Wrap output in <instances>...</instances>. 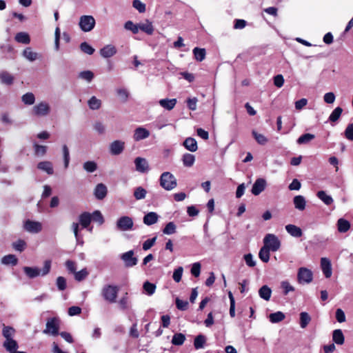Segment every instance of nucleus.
Segmentation results:
<instances>
[{
  "label": "nucleus",
  "mask_w": 353,
  "mask_h": 353,
  "mask_svg": "<svg viewBox=\"0 0 353 353\" xmlns=\"http://www.w3.org/2000/svg\"><path fill=\"white\" fill-rule=\"evenodd\" d=\"M51 262L50 261H46L42 270L37 267H24L23 268L24 273L30 279H34L39 275L45 276L48 274L50 270Z\"/></svg>",
  "instance_id": "obj_2"
},
{
  "label": "nucleus",
  "mask_w": 353,
  "mask_h": 353,
  "mask_svg": "<svg viewBox=\"0 0 353 353\" xmlns=\"http://www.w3.org/2000/svg\"><path fill=\"white\" fill-rule=\"evenodd\" d=\"M182 161L184 166L192 167L194 163L195 157L192 154L185 153L183 155Z\"/></svg>",
  "instance_id": "obj_31"
},
{
  "label": "nucleus",
  "mask_w": 353,
  "mask_h": 353,
  "mask_svg": "<svg viewBox=\"0 0 353 353\" xmlns=\"http://www.w3.org/2000/svg\"><path fill=\"white\" fill-rule=\"evenodd\" d=\"M57 286L59 290H61V291L64 290L67 287L65 279L63 276L57 277Z\"/></svg>",
  "instance_id": "obj_59"
},
{
  "label": "nucleus",
  "mask_w": 353,
  "mask_h": 353,
  "mask_svg": "<svg viewBox=\"0 0 353 353\" xmlns=\"http://www.w3.org/2000/svg\"><path fill=\"white\" fill-rule=\"evenodd\" d=\"M332 341L337 345H343L345 342V337L341 330L336 329L332 332Z\"/></svg>",
  "instance_id": "obj_24"
},
{
  "label": "nucleus",
  "mask_w": 353,
  "mask_h": 353,
  "mask_svg": "<svg viewBox=\"0 0 353 353\" xmlns=\"http://www.w3.org/2000/svg\"><path fill=\"white\" fill-rule=\"evenodd\" d=\"M79 77L88 82H91L94 78V73L90 70L82 71L79 74Z\"/></svg>",
  "instance_id": "obj_50"
},
{
  "label": "nucleus",
  "mask_w": 353,
  "mask_h": 353,
  "mask_svg": "<svg viewBox=\"0 0 353 353\" xmlns=\"http://www.w3.org/2000/svg\"><path fill=\"white\" fill-rule=\"evenodd\" d=\"M184 147L190 152H195L198 149L196 141L192 137L185 139L183 142Z\"/></svg>",
  "instance_id": "obj_26"
},
{
  "label": "nucleus",
  "mask_w": 353,
  "mask_h": 353,
  "mask_svg": "<svg viewBox=\"0 0 353 353\" xmlns=\"http://www.w3.org/2000/svg\"><path fill=\"white\" fill-rule=\"evenodd\" d=\"M88 103L91 110H96L101 108V101L93 96L89 99Z\"/></svg>",
  "instance_id": "obj_39"
},
{
  "label": "nucleus",
  "mask_w": 353,
  "mask_h": 353,
  "mask_svg": "<svg viewBox=\"0 0 353 353\" xmlns=\"http://www.w3.org/2000/svg\"><path fill=\"white\" fill-rule=\"evenodd\" d=\"M24 229L30 233H39L42 230V224L39 221L27 220L23 225Z\"/></svg>",
  "instance_id": "obj_12"
},
{
  "label": "nucleus",
  "mask_w": 353,
  "mask_h": 353,
  "mask_svg": "<svg viewBox=\"0 0 353 353\" xmlns=\"http://www.w3.org/2000/svg\"><path fill=\"white\" fill-rule=\"evenodd\" d=\"M159 183L160 185L168 191L174 189L177 185L176 178L169 172H165L161 174L159 179Z\"/></svg>",
  "instance_id": "obj_5"
},
{
  "label": "nucleus",
  "mask_w": 353,
  "mask_h": 353,
  "mask_svg": "<svg viewBox=\"0 0 353 353\" xmlns=\"http://www.w3.org/2000/svg\"><path fill=\"white\" fill-rule=\"evenodd\" d=\"M269 319L271 323H276L282 321L285 316L282 312H276L269 315Z\"/></svg>",
  "instance_id": "obj_33"
},
{
  "label": "nucleus",
  "mask_w": 353,
  "mask_h": 353,
  "mask_svg": "<svg viewBox=\"0 0 353 353\" xmlns=\"http://www.w3.org/2000/svg\"><path fill=\"white\" fill-rule=\"evenodd\" d=\"M158 219L159 215L156 212H150L143 216V221L144 224L147 225H151L156 223Z\"/></svg>",
  "instance_id": "obj_20"
},
{
  "label": "nucleus",
  "mask_w": 353,
  "mask_h": 353,
  "mask_svg": "<svg viewBox=\"0 0 353 353\" xmlns=\"http://www.w3.org/2000/svg\"><path fill=\"white\" fill-rule=\"evenodd\" d=\"M312 272L307 268H300L298 270L297 281L300 284L310 283L312 281Z\"/></svg>",
  "instance_id": "obj_8"
},
{
  "label": "nucleus",
  "mask_w": 353,
  "mask_h": 353,
  "mask_svg": "<svg viewBox=\"0 0 353 353\" xmlns=\"http://www.w3.org/2000/svg\"><path fill=\"white\" fill-rule=\"evenodd\" d=\"M350 228V223L343 219L341 218L337 221V229L339 232L345 233L347 232Z\"/></svg>",
  "instance_id": "obj_27"
},
{
  "label": "nucleus",
  "mask_w": 353,
  "mask_h": 353,
  "mask_svg": "<svg viewBox=\"0 0 353 353\" xmlns=\"http://www.w3.org/2000/svg\"><path fill=\"white\" fill-rule=\"evenodd\" d=\"M37 168L46 172L49 175H52L54 173V168L52 163L49 161H41L37 164Z\"/></svg>",
  "instance_id": "obj_17"
},
{
  "label": "nucleus",
  "mask_w": 353,
  "mask_h": 353,
  "mask_svg": "<svg viewBox=\"0 0 353 353\" xmlns=\"http://www.w3.org/2000/svg\"><path fill=\"white\" fill-rule=\"evenodd\" d=\"M21 100L26 105H30L34 103L35 97L33 93L27 92L22 96Z\"/></svg>",
  "instance_id": "obj_46"
},
{
  "label": "nucleus",
  "mask_w": 353,
  "mask_h": 353,
  "mask_svg": "<svg viewBox=\"0 0 353 353\" xmlns=\"http://www.w3.org/2000/svg\"><path fill=\"white\" fill-rule=\"evenodd\" d=\"M33 149L34 154L37 157H43L46 155L48 147L46 145H39L37 143L33 144Z\"/></svg>",
  "instance_id": "obj_30"
},
{
  "label": "nucleus",
  "mask_w": 353,
  "mask_h": 353,
  "mask_svg": "<svg viewBox=\"0 0 353 353\" xmlns=\"http://www.w3.org/2000/svg\"><path fill=\"white\" fill-rule=\"evenodd\" d=\"M124 27L126 30L132 31L134 34L139 32V23L134 24L132 21H128L125 22Z\"/></svg>",
  "instance_id": "obj_52"
},
{
  "label": "nucleus",
  "mask_w": 353,
  "mask_h": 353,
  "mask_svg": "<svg viewBox=\"0 0 353 353\" xmlns=\"http://www.w3.org/2000/svg\"><path fill=\"white\" fill-rule=\"evenodd\" d=\"M265 189V179L261 178L258 179L255 183L253 184L252 188V193L254 195H259L261 192L263 191Z\"/></svg>",
  "instance_id": "obj_18"
},
{
  "label": "nucleus",
  "mask_w": 353,
  "mask_h": 353,
  "mask_svg": "<svg viewBox=\"0 0 353 353\" xmlns=\"http://www.w3.org/2000/svg\"><path fill=\"white\" fill-rule=\"evenodd\" d=\"M134 251L130 250L121 255V259L124 262L125 267L130 268L137 264L138 259L134 256Z\"/></svg>",
  "instance_id": "obj_11"
},
{
  "label": "nucleus",
  "mask_w": 353,
  "mask_h": 353,
  "mask_svg": "<svg viewBox=\"0 0 353 353\" xmlns=\"http://www.w3.org/2000/svg\"><path fill=\"white\" fill-rule=\"evenodd\" d=\"M83 167L88 172H94L97 169V164L93 161H88L83 163Z\"/></svg>",
  "instance_id": "obj_48"
},
{
  "label": "nucleus",
  "mask_w": 353,
  "mask_h": 353,
  "mask_svg": "<svg viewBox=\"0 0 353 353\" xmlns=\"http://www.w3.org/2000/svg\"><path fill=\"white\" fill-rule=\"evenodd\" d=\"M1 263L4 265H16L17 263V259L13 254H8L4 256L1 259Z\"/></svg>",
  "instance_id": "obj_42"
},
{
  "label": "nucleus",
  "mask_w": 353,
  "mask_h": 353,
  "mask_svg": "<svg viewBox=\"0 0 353 353\" xmlns=\"http://www.w3.org/2000/svg\"><path fill=\"white\" fill-rule=\"evenodd\" d=\"M176 231V225L174 222H169L163 229V233L165 234H173Z\"/></svg>",
  "instance_id": "obj_43"
},
{
  "label": "nucleus",
  "mask_w": 353,
  "mask_h": 353,
  "mask_svg": "<svg viewBox=\"0 0 353 353\" xmlns=\"http://www.w3.org/2000/svg\"><path fill=\"white\" fill-rule=\"evenodd\" d=\"M143 290L145 291L147 294L148 295H152L156 290V285L152 283H150L149 281H145L143 283Z\"/></svg>",
  "instance_id": "obj_51"
},
{
  "label": "nucleus",
  "mask_w": 353,
  "mask_h": 353,
  "mask_svg": "<svg viewBox=\"0 0 353 353\" xmlns=\"http://www.w3.org/2000/svg\"><path fill=\"white\" fill-rule=\"evenodd\" d=\"M81 50L85 54L91 55L94 52V49L87 42H83L80 44Z\"/></svg>",
  "instance_id": "obj_49"
},
{
  "label": "nucleus",
  "mask_w": 353,
  "mask_h": 353,
  "mask_svg": "<svg viewBox=\"0 0 353 353\" xmlns=\"http://www.w3.org/2000/svg\"><path fill=\"white\" fill-rule=\"evenodd\" d=\"M132 6L140 13H143L145 11V5L139 0H134Z\"/></svg>",
  "instance_id": "obj_56"
},
{
  "label": "nucleus",
  "mask_w": 353,
  "mask_h": 353,
  "mask_svg": "<svg viewBox=\"0 0 353 353\" xmlns=\"http://www.w3.org/2000/svg\"><path fill=\"white\" fill-rule=\"evenodd\" d=\"M107 194V188L103 183H99L97 185L94 189V195L97 199L101 200L105 197Z\"/></svg>",
  "instance_id": "obj_21"
},
{
  "label": "nucleus",
  "mask_w": 353,
  "mask_h": 353,
  "mask_svg": "<svg viewBox=\"0 0 353 353\" xmlns=\"http://www.w3.org/2000/svg\"><path fill=\"white\" fill-rule=\"evenodd\" d=\"M183 272V268L182 267H179L174 270L172 278L175 282L179 283L181 281Z\"/></svg>",
  "instance_id": "obj_54"
},
{
  "label": "nucleus",
  "mask_w": 353,
  "mask_h": 353,
  "mask_svg": "<svg viewBox=\"0 0 353 353\" xmlns=\"http://www.w3.org/2000/svg\"><path fill=\"white\" fill-rule=\"evenodd\" d=\"M286 231L294 237H301L303 234L300 228L295 225L289 224L285 226Z\"/></svg>",
  "instance_id": "obj_23"
},
{
  "label": "nucleus",
  "mask_w": 353,
  "mask_h": 353,
  "mask_svg": "<svg viewBox=\"0 0 353 353\" xmlns=\"http://www.w3.org/2000/svg\"><path fill=\"white\" fill-rule=\"evenodd\" d=\"M91 220L99 223L100 225L103 223L104 219L100 211L96 210L91 214Z\"/></svg>",
  "instance_id": "obj_53"
},
{
  "label": "nucleus",
  "mask_w": 353,
  "mask_h": 353,
  "mask_svg": "<svg viewBox=\"0 0 353 353\" xmlns=\"http://www.w3.org/2000/svg\"><path fill=\"white\" fill-rule=\"evenodd\" d=\"M50 112V105L46 101H41L32 108V113L37 117L47 116Z\"/></svg>",
  "instance_id": "obj_9"
},
{
  "label": "nucleus",
  "mask_w": 353,
  "mask_h": 353,
  "mask_svg": "<svg viewBox=\"0 0 353 353\" xmlns=\"http://www.w3.org/2000/svg\"><path fill=\"white\" fill-rule=\"evenodd\" d=\"M311 321V317L307 312H302L300 314V326L305 328Z\"/></svg>",
  "instance_id": "obj_38"
},
{
  "label": "nucleus",
  "mask_w": 353,
  "mask_h": 353,
  "mask_svg": "<svg viewBox=\"0 0 353 353\" xmlns=\"http://www.w3.org/2000/svg\"><path fill=\"white\" fill-rule=\"evenodd\" d=\"M281 245L279 239L273 234H266V263L270 259V252L278 251Z\"/></svg>",
  "instance_id": "obj_3"
},
{
  "label": "nucleus",
  "mask_w": 353,
  "mask_h": 353,
  "mask_svg": "<svg viewBox=\"0 0 353 353\" xmlns=\"http://www.w3.org/2000/svg\"><path fill=\"white\" fill-rule=\"evenodd\" d=\"M343 109L341 107H336L329 117V120L332 122L336 121L341 117Z\"/></svg>",
  "instance_id": "obj_47"
},
{
  "label": "nucleus",
  "mask_w": 353,
  "mask_h": 353,
  "mask_svg": "<svg viewBox=\"0 0 353 353\" xmlns=\"http://www.w3.org/2000/svg\"><path fill=\"white\" fill-rule=\"evenodd\" d=\"M133 221L128 216L120 217L117 221V228L121 231H128L132 229Z\"/></svg>",
  "instance_id": "obj_10"
},
{
  "label": "nucleus",
  "mask_w": 353,
  "mask_h": 353,
  "mask_svg": "<svg viewBox=\"0 0 353 353\" xmlns=\"http://www.w3.org/2000/svg\"><path fill=\"white\" fill-rule=\"evenodd\" d=\"M344 135L347 139L353 141V123H350L347 125L344 132Z\"/></svg>",
  "instance_id": "obj_58"
},
{
  "label": "nucleus",
  "mask_w": 353,
  "mask_h": 353,
  "mask_svg": "<svg viewBox=\"0 0 353 353\" xmlns=\"http://www.w3.org/2000/svg\"><path fill=\"white\" fill-rule=\"evenodd\" d=\"M321 268L326 278H330L332 274V264L330 259L325 257L321 259Z\"/></svg>",
  "instance_id": "obj_15"
},
{
  "label": "nucleus",
  "mask_w": 353,
  "mask_h": 353,
  "mask_svg": "<svg viewBox=\"0 0 353 353\" xmlns=\"http://www.w3.org/2000/svg\"><path fill=\"white\" fill-rule=\"evenodd\" d=\"M60 321L57 317L50 318L46 323V329L43 331L44 334L56 336L59 334Z\"/></svg>",
  "instance_id": "obj_7"
},
{
  "label": "nucleus",
  "mask_w": 353,
  "mask_h": 353,
  "mask_svg": "<svg viewBox=\"0 0 353 353\" xmlns=\"http://www.w3.org/2000/svg\"><path fill=\"white\" fill-rule=\"evenodd\" d=\"M157 237H153L152 239L146 240L143 244V250H148L150 249L155 243Z\"/></svg>",
  "instance_id": "obj_63"
},
{
  "label": "nucleus",
  "mask_w": 353,
  "mask_h": 353,
  "mask_svg": "<svg viewBox=\"0 0 353 353\" xmlns=\"http://www.w3.org/2000/svg\"><path fill=\"white\" fill-rule=\"evenodd\" d=\"M119 291L117 285H105L101 289V295L105 301L114 303L117 301Z\"/></svg>",
  "instance_id": "obj_4"
},
{
  "label": "nucleus",
  "mask_w": 353,
  "mask_h": 353,
  "mask_svg": "<svg viewBox=\"0 0 353 353\" xmlns=\"http://www.w3.org/2000/svg\"><path fill=\"white\" fill-rule=\"evenodd\" d=\"M315 136L314 134L305 133L299 137V138L297 139V143L299 144H305L313 140Z\"/></svg>",
  "instance_id": "obj_45"
},
{
  "label": "nucleus",
  "mask_w": 353,
  "mask_h": 353,
  "mask_svg": "<svg viewBox=\"0 0 353 353\" xmlns=\"http://www.w3.org/2000/svg\"><path fill=\"white\" fill-rule=\"evenodd\" d=\"M284 83V78L282 74H277L274 77V85L277 88H281Z\"/></svg>",
  "instance_id": "obj_62"
},
{
  "label": "nucleus",
  "mask_w": 353,
  "mask_h": 353,
  "mask_svg": "<svg viewBox=\"0 0 353 353\" xmlns=\"http://www.w3.org/2000/svg\"><path fill=\"white\" fill-rule=\"evenodd\" d=\"M319 199H320L325 204L329 205L333 203L332 198L327 195L325 191H319L316 194Z\"/></svg>",
  "instance_id": "obj_37"
},
{
  "label": "nucleus",
  "mask_w": 353,
  "mask_h": 353,
  "mask_svg": "<svg viewBox=\"0 0 353 353\" xmlns=\"http://www.w3.org/2000/svg\"><path fill=\"white\" fill-rule=\"evenodd\" d=\"M176 99H163L159 101L160 105L167 110H172L176 104Z\"/></svg>",
  "instance_id": "obj_22"
},
{
  "label": "nucleus",
  "mask_w": 353,
  "mask_h": 353,
  "mask_svg": "<svg viewBox=\"0 0 353 353\" xmlns=\"http://www.w3.org/2000/svg\"><path fill=\"white\" fill-rule=\"evenodd\" d=\"M23 55L30 61H34L38 59V54L33 52L30 48H26L23 52Z\"/></svg>",
  "instance_id": "obj_35"
},
{
  "label": "nucleus",
  "mask_w": 353,
  "mask_h": 353,
  "mask_svg": "<svg viewBox=\"0 0 353 353\" xmlns=\"http://www.w3.org/2000/svg\"><path fill=\"white\" fill-rule=\"evenodd\" d=\"M206 342V338L203 334H199L196 336L194 341V346L195 349L199 350L203 348Z\"/></svg>",
  "instance_id": "obj_36"
},
{
  "label": "nucleus",
  "mask_w": 353,
  "mask_h": 353,
  "mask_svg": "<svg viewBox=\"0 0 353 353\" xmlns=\"http://www.w3.org/2000/svg\"><path fill=\"white\" fill-rule=\"evenodd\" d=\"M117 53V49L112 45H107L100 50V54L104 58H110Z\"/></svg>",
  "instance_id": "obj_19"
},
{
  "label": "nucleus",
  "mask_w": 353,
  "mask_h": 353,
  "mask_svg": "<svg viewBox=\"0 0 353 353\" xmlns=\"http://www.w3.org/2000/svg\"><path fill=\"white\" fill-rule=\"evenodd\" d=\"M15 40L18 43L23 44H28L30 41V39L28 34L24 32L17 33L15 36Z\"/></svg>",
  "instance_id": "obj_34"
},
{
  "label": "nucleus",
  "mask_w": 353,
  "mask_h": 353,
  "mask_svg": "<svg viewBox=\"0 0 353 353\" xmlns=\"http://www.w3.org/2000/svg\"><path fill=\"white\" fill-rule=\"evenodd\" d=\"M136 170L141 173H145L149 170V165L147 160L143 157H137L134 159Z\"/></svg>",
  "instance_id": "obj_14"
},
{
  "label": "nucleus",
  "mask_w": 353,
  "mask_h": 353,
  "mask_svg": "<svg viewBox=\"0 0 353 353\" xmlns=\"http://www.w3.org/2000/svg\"><path fill=\"white\" fill-rule=\"evenodd\" d=\"M185 340V336L183 334L176 333L172 336V343L175 345H181Z\"/></svg>",
  "instance_id": "obj_44"
},
{
  "label": "nucleus",
  "mask_w": 353,
  "mask_h": 353,
  "mask_svg": "<svg viewBox=\"0 0 353 353\" xmlns=\"http://www.w3.org/2000/svg\"><path fill=\"white\" fill-rule=\"evenodd\" d=\"M117 92L118 96L120 97V99L123 101H127V99L128 98L129 93L126 89H124V88L119 89V90H117Z\"/></svg>",
  "instance_id": "obj_64"
},
{
  "label": "nucleus",
  "mask_w": 353,
  "mask_h": 353,
  "mask_svg": "<svg viewBox=\"0 0 353 353\" xmlns=\"http://www.w3.org/2000/svg\"><path fill=\"white\" fill-rule=\"evenodd\" d=\"M15 332L16 331L12 327L3 325L2 330V335L6 340L3 343V347L8 352L17 350L19 348L18 343L14 339Z\"/></svg>",
  "instance_id": "obj_1"
},
{
  "label": "nucleus",
  "mask_w": 353,
  "mask_h": 353,
  "mask_svg": "<svg viewBox=\"0 0 353 353\" xmlns=\"http://www.w3.org/2000/svg\"><path fill=\"white\" fill-rule=\"evenodd\" d=\"M147 191L143 187H137L134 189V196L137 200H141L145 198Z\"/></svg>",
  "instance_id": "obj_41"
},
{
  "label": "nucleus",
  "mask_w": 353,
  "mask_h": 353,
  "mask_svg": "<svg viewBox=\"0 0 353 353\" xmlns=\"http://www.w3.org/2000/svg\"><path fill=\"white\" fill-rule=\"evenodd\" d=\"M201 272V264L199 262L192 264L191 274L195 277H198Z\"/></svg>",
  "instance_id": "obj_61"
},
{
  "label": "nucleus",
  "mask_w": 353,
  "mask_h": 353,
  "mask_svg": "<svg viewBox=\"0 0 353 353\" xmlns=\"http://www.w3.org/2000/svg\"><path fill=\"white\" fill-rule=\"evenodd\" d=\"M139 30L149 35H151L154 32V27L152 22L146 20L145 22L139 23Z\"/></svg>",
  "instance_id": "obj_25"
},
{
  "label": "nucleus",
  "mask_w": 353,
  "mask_h": 353,
  "mask_svg": "<svg viewBox=\"0 0 353 353\" xmlns=\"http://www.w3.org/2000/svg\"><path fill=\"white\" fill-rule=\"evenodd\" d=\"M96 21L91 15H83L79 19L80 29L85 32H90L95 26Z\"/></svg>",
  "instance_id": "obj_6"
},
{
  "label": "nucleus",
  "mask_w": 353,
  "mask_h": 353,
  "mask_svg": "<svg viewBox=\"0 0 353 353\" xmlns=\"http://www.w3.org/2000/svg\"><path fill=\"white\" fill-rule=\"evenodd\" d=\"M88 275V272L86 269H83L79 272L74 273V278L77 281H81L85 279Z\"/></svg>",
  "instance_id": "obj_57"
},
{
  "label": "nucleus",
  "mask_w": 353,
  "mask_h": 353,
  "mask_svg": "<svg viewBox=\"0 0 353 353\" xmlns=\"http://www.w3.org/2000/svg\"><path fill=\"white\" fill-rule=\"evenodd\" d=\"M293 202L295 208L299 210H304L306 205V201L305 198L301 195H297L294 197Z\"/></svg>",
  "instance_id": "obj_28"
},
{
  "label": "nucleus",
  "mask_w": 353,
  "mask_h": 353,
  "mask_svg": "<svg viewBox=\"0 0 353 353\" xmlns=\"http://www.w3.org/2000/svg\"><path fill=\"white\" fill-rule=\"evenodd\" d=\"M0 81L2 83L10 85L13 83L14 77L6 71L0 73Z\"/></svg>",
  "instance_id": "obj_29"
},
{
  "label": "nucleus",
  "mask_w": 353,
  "mask_h": 353,
  "mask_svg": "<svg viewBox=\"0 0 353 353\" xmlns=\"http://www.w3.org/2000/svg\"><path fill=\"white\" fill-rule=\"evenodd\" d=\"M125 148V142L116 140L110 144V152L112 155H119L123 152Z\"/></svg>",
  "instance_id": "obj_13"
},
{
  "label": "nucleus",
  "mask_w": 353,
  "mask_h": 353,
  "mask_svg": "<svg viewBox=\"0 0 353 353\" xmlns=\"http://www.w3.org/2000/svg\"><path fill=\"white\" fill-rule=\"evenodd\" d=\"M281 288L283 290L284 295H287L289 292H293L295 290L294 288L287 281H283L281 282Z\"/></svg>",
  "instance_id": "obj_55"
},
{
  "label": "nucleus",
  "mask_w": 353,
  "mask_h": 353,
  "mask_svg": "<svg viewBox=\"0 0 353 353\" xmlns=\"http://www.w3.org/2000/svg\"><path fill=\"white\" fill-rule=\"evenodd\" d=\"M176 305L179 310L184 311L188 309V302L186 301L181 300L179 298H176Z\"/></svg>",
  "instance_id": "obj_60"
},
{
  "label": "nucleus",
  "mask_w": 353,
  "mask_h": 353,
  "mask_svg": "<svg viewBox=\"0 0 353 353\" xmlns=\"http://www.w3.org/2000/svg\"><path fill=\"white\" fill-rule=\"evenodd\" d=\"M193 54L196 61H202L205 59L206 53L204 48H194Z\"/></svg>",
  "instance_id": "obj_40"
},
{
  "label": "nucleus",
  "mask_w": 353,
  "mask_h": 353,
  "mask_svg": "<svg viewBox=\"0 0 353 353\" xmlns=\"http://www.w3.org/2000/svg\"><path fill=\"white\" fill-rule=\"evenodd\" d=\"M150 136V132L143 127H139L135 129L133 134V139L135 141L147 139Z\"/></svg>",
  "instance_id": "obj_16"
},
{
  "label": "nucleus",
  "mask_w": 353,
  "mask_h": 353,
  "mask_svg": "<svg viewBox=\"0 0 353 353\" xmlns=\"http://www.w3.org/2000/svg\"><path fill=\"white\" fill-rule=\"evenodd\" d=\"M91 221V214L88 212H83L79 216V221L83 228H88Z\"/></svg>",
  "instance_id": "obj_32"
}]
</instances>
